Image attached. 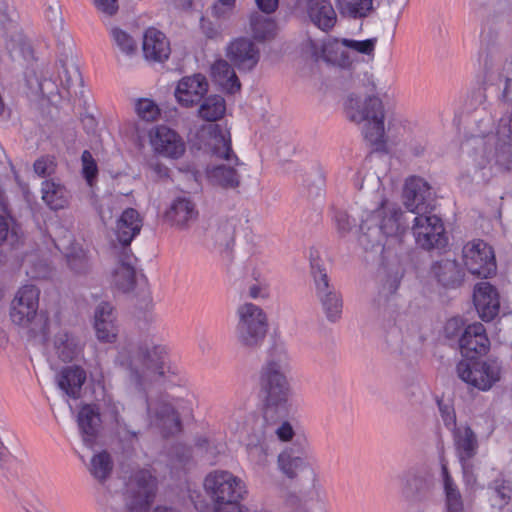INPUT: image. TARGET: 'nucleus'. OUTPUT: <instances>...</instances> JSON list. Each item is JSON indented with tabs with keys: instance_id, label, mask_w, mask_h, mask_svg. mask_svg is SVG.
<instances>
[{
	"instance_id": "f257e3e1",
	"label": "nucleus",
	"mask_w": 512,
	"mask_h": 512,
	"mask_svg": "<svg viewBox=\"0 0 512 512\" xmlns=\"http://www.w3.org/2000/svg\"><path fill=\"white\" fill-rule=\"evenodd\" d=\"M407 228L408 219L401 209L382 202L377 209L361 214L357 241L363 250L381 253L385 241L395 240Z\"/></svg>"
},
{
	"instance_id": "f03ea898",
	"label": "nucleus",
	"mask_w": 512,
	"mask_h": 512,
	"mask_svg": "<svg viewBox=\"0 0 512 512\" xmlns=\"http://www.w3.org/2000/svg\"><path fill=\"white\" fill-rule=\"evenodd\" d=\"M472 160L475 174L493 163L512 166V113L504 114L495 133L472 135L464 144Z\"/></svg>"
},
{
	"instance_id": "7ed1b4c3",
	"label": "nucleus",
	"mask_w": 512,
	"mask_h": 512,
	"mask_svg": "<svg viewBox=\"0 0 512 512\" xmlns=\"http://www.w3.org/2000/svg\"><path fill=\"white\" fill-rule=\"evenodd\" d=\"M165 355V348L161 345H128L120 349L115 363L126 372L137 389L143 390L164 375Z\"/></svg>"
},
{
	"instance_id": "20e7f679",
	"label": "nucleus",
	"mask_w": 512,
	"mask_h": 512,
	"mask_svg": "<svg viewBox=\"0 0 512 512\" xmlns=\"http://www.w3.org/2000/svg\"><path fill=\"white\" fill-rule=\"evenodd\" d=\"M293 436L294 430L289 422L257 418L246 444L249 461L257 468H266L269 465V457L273 452L276 439L289 441Z\"/></svg>"
},
{
	"instance_id": "39448f33",
	"label": "nucleus",
	"mask_w": 512,
	"mask_h": 512,
	"mask_svg": "<svg viewBox=\"0 0 512 512\" xmlns=\"http://www.w3.org/2000/svg\"><path fill=\"white\" fill-rule=\"evenodd\" d=\"M347 118L355 123H364L363 134L372 144L384 142V108L382 101L376 96L364 98L351 94L346 103Z\"/></svg>"
},
{
	"instance_id": "423d86ee",
	"label": "nucleus",
	"mask_w": 512,
	"mask_h": 512,
	"mask_svg": "<svg viewBox=\"0 0 512 512\" xmlns=\"http://www.w3.org/2000/svg\"><path fill=\"white\" fill-rule=\"evenodd\" d=\"M287 372H280L270 368H263L261 384L264 390L265 406L260 419L275 422H286L284 418L288 412V400L291 388L287 379Z\"/></svg>"
},
{
	"instance_id": "0eeeda50",
	"label": "nucleus",
	"mask_w": 512,
	"mask_h": 512,
	"mask_svg": "<svg viewBox=\"0 0 512 512\" xmlns=\"http://www.w3.org/2000/svg\"><path fill=\"white\" fill-rule=\"evenodd\" d=\"M235 337L237 342L248 349L259 347L266 338L269 324L264 310L253 304L243 303L236 309Z\"/></svg>"
},
{
	"instance_id": "6e6552de",
	"label": "nucleus",
	"mask_w": 512,
	"mask_h": 512,
	"mask_svg": "<svg viewBox=\"0 0 512 512\" xmlns=\"http://www.w3.org/2000/svg\"><path fill=\"white\" fill-rule=\"evenodd\" d=\"M207 497L216 505L240 502L246 494L244 482L226 470L210 472L203 482Z\"/></svg>"
},
{
	"instance_id": "1a4fd4ad",
	"label": "nucleus",
	"mask_w": 512,
	"mask_h": 512,
	"mask_svg": "<svg viewBox=\"0 0 512 512\" xmlns=\"http://www.w3.org/2000/svg\"><path fill=\"white\" fill-rule=\"evenodd\" d=\"M311 274L315 285V294L329 322H337L342 315L343 301L341 294L330 284L326 268L318 257L311 254Z\"/></svg>"
},
{
	"instance_id": "9d476101",
	"label": "nucleus",
	"mask_w": 512,
	"mask_h": 512,
	"mask_svg": "<svg viewBox=\"0 0 512 512\" xmlns=\"http://www.w3.org/2000/svg\"><path fill=\"white\" fill-rule=\"evenodd\" d=\"M456 372L463 382L481 391L490 390L501 378V366L496 360L460 361Z\"/></svg>"
},
{
	"instance_id": "9b49d317",
	"label": "nucleus",
	"mask_w": 512,
	"mask_h": 512,
	"mask_svg": "<svg viewBox=\"0 0 512 512\" xmlns=\"http://www.w3.org/2000/svg\"><path fill=\"white\" fill-rule=\"evenodd\" d=\"M412 233L416 243L424 249L442 248L447 239L444 234L442 220L432 212L412 215Z\"/></svg>"
},
{
	"instance_id": "f8f14e48",
	"label": "nucleus",
	"mask_w": 512,
	"mask_h": 512,
	"mask_svg": "<svg viewBox=\"0 0 512 512\" xmlns=\"http://www.w3.org/2000/svg\"><path fill=\"white\" fill-rule=\"evenodd\" d=\"M462 257L465 267L473 275L488 278L496 273L494 250L481 239L468 242L462 249Z\"/></svg>"
},
{
	"instance_id": "ddd939ff",
	"label": "nucleus",
	"mask_w": 512,
	"mask_h": 512,
	"mask_svg": "<svg viewBox=\"0 0 512 512\" xmlns=\"http://www.w3.org/2000/svg\"><path fill=\"white\" fill-rule=\"evenodd\" d=\"M155 494V479L149 471L135 472L127 483L125 501L128 512H147Z\"/></svg>"
},
{
	"instance_id": "4468645a",
	"label": "nucleus",
	"mask_w": 512,
	"mask_h": 512,
	"mask_svg": "<svg viewBox=\"0 0 512 512\" xmlns=\"http://www.w3.org/2000/svg\"><path fill=\"white\" fill-rule=\"evenodd\" d=\"M403 199L409 215L407 219L416 213L432 212L435 207V199L429 183L418 176L409 177L404 185Z\"/></svg>"
},
{
	"instance_id": "2eb2a0df",
	"label": "nucleus",
	"mask_w": 512,
	"mask_h": 512,
	"mask_svg": "<svg viewBox=\"0 0 512 512\" xmlns=\"http://www.w3.org/2000/svg\"><path fill=\"white\" fill-rule=\"evenodd\" d=\"M400 493L410 503L429 498L433 488V477L426 468H411L399 475Z\"/></svg>"
},
{
	"instance_id": "dca6fc26",
	"label": "nucleus",
	"mask_w": 512,
	"mask_h": 512,
	"mask_svg": "<svg viewBox=\"0 0 512 512\" xmlns=\"http://www.w3.org/2000/svg\"><path fill=\"white\" fill-rule=\"evenodd\" d=\"M150 143L156 154L168 159H179L186 151L183 138L165 125L156 126L151 130Z\"/></svg>"
},
{
	"instance_id": "f3484780",
	"label": "nucleus",
	"mask_w": 512,
	"mask_h": 512,
	"mask_svg": "<svg viewBox=\"0 0 512 512\" xmlns=\"http://www.w3.org/2000/svg\"><path fill=\"white\" fill-rule=\"evenodd\" d=\"M226 58L239 71L253 70L260 60V51L247 37H238L230 41L225 49Z\"/></svg>"
},
{
	"instance_id": "a211bd4d",
	"label": "nucleus",
	"mask_w": 512,
	"mask_h": 512,
	"mask_svg": "<svg viewBox=\"0 0 512 512\" xmlns=\"http://www.w3.org/2000/svg\"><path fill=\"white\" fill-rule=\"evenodd\" d=\"M458 345L461 354L471 360L486 354L490 347V341L483 324L475 322L467 325L461 333Z\"/></svg>"
},
{
	"instance_id": "6ab92c4d",
	"label": "nucleus",
	"mask_w": 512,
	"mask_h": 512,
	"mask_svg": "<svg viewBox=\"0 0 512 512\" xmlns=\"http://www.w3.org/2000/svg\"><path fill=\"white\" fill-rule=\"evenodd\" d=\"M453 444L463 472L469 473L472 466L470 461L476 456L479 448L475 432L467 425L454 427L452 431Z\"/></svg>"
},
{
	"instance_id": "aec40b11",
	"label": "nucleus",
	"mask_w": 512,
	"mask_h": 512,
	"mask_svg": "<svg viewBox=\"0 0 512 512\" xmlns=\"http://www.w3.org/2000/svg\"><path fill=\"white\" fill-rule=\"evenodd\" d=\"M37 311L38 309H30L23 303L12 301L10 318L14 324L29 328L32 337L46 340L48 321L43 315H38Z\"/></svg>"
},
{
	"instance_id": "412c9836",
	"label": "nucleus",
	"mask_w": 512,
	"mask_h": 512,
	"mask_svg": "<svg viewBox=\"0 0 512 512\" xmlns=\"http://www.w3.org/2000/svg\"><path fill=\"white\" fill-rule=\"evenodd\" d=\"M93 328L98 341L114 343L118 336L116 313L109 302H100L94 310Z\"/></svg>"
},
{
	"instance_id": "4be33fe9",
	"label": "nucleus",
	"mask_w": 512,
	"mask_h": 512,
	"mask_svg": "<svg viewBox=\"0 0 512 512\" xmlns=\"http://www.w3.org/2000/svg\"><path fill=\"white\" fill-rule=\"evenodd\" d=\"M209 84L202 74L183 77L175 90V97L185 107H191L201 102L208 92Z\"/></svg>"
},
{
	"instance_id": "5701e85b",
	"label": "nucleus",
	"mask_w": 512,
	"mask_h": 512,
	"mask_svg": "<svg viewBox=\"0 0 512 512\" xmlns=\"http://www.w3.org/2000/svg\"><path fill=\"white\" fill-rule=\"evenodd\" d=\"M473 300L475 308L483 321L493 320L499 313V294L489 282H480L475 285Z\"/></svg>"
},
{
	"instance_id": "b1692460",
	"label": "nucleus",
	"mask_w": 512,
	"mask_h": 512,
	"mask_svg": "<svg viewBox=\"0 0 512 512\" xmlns=\"http://www.w3.org/2000/svg\"><path fill=\"white\" fill-rule=\"evenodd\" d=\"M165 217L177 228L187 229L198 217L196 203L190 195L181 194L172 200Z\"/></svg>"
},
{
	"instance_id": "393cba45",
	"label": "nucleus",
	"mask_w": 512,
	"mask_h": 512,
	"mask_svg": "<svg viewBox=\"0 0 512 512\" xmlns=\"http://www.w3.org/2000/svg\"><path fill=\"white\" fill-rule=\"evenodd\" d=\"M142 228V220L137 210L125 209L117 220L115 235L122 251H129L132 240L138 235Z\"/></svg>"
},
{
	"instance_id": "a878e982",
	"label": "nucleus",
	"mask_w": 512,
	"mask_h": 512,
	"mask_svg": "<svg viewBox=\"0 0 512 512\" xmlns=\"http://www.w3.org/2000/svg\"><path fill=\"white\" fill-rule=\"evenodd\" d=\"M77 423L84 444L92 447L101 428L99 409L95 405L82 406L78 412Z\"/></svg>"
},
{
	"instance_id": "bb28decb",
	"label": "nucleus",
	"mask_w": 512,
	"mask_h": 512,
	"mask_svg": "<svg viewBox=\"0 0 512 512\" xmlns=\"http://www.w3.org/2000/svg\"><path fill=\"white\" fill-rule=\"evenodd\" d=\"M142 50L145 59L163 62L170 55V45L166 36L155 28H149L143 35Z\"/></svg>"
},
{
	"instance_id": "cd10ccee",
	"label": "nucleus",
	"mask_w": 512,
	"mask_h": 512,
	"mask_svg": "<svg viewBox=\"0 0 512 512\" xmlns=\"http://www.w3.org/2000/svg\"><path fill=\"white\" fill-rule=\"evenodd\" d=\"M307 14L320 30L329 32L337 23V14L330 0H308Z\"/></svg>"
},
{
	"instance_id": "c85d7f7f",
	"label": "nucleus",
	"mask_w": 512,
	"mask_h": 512,
	"mask_svg": "<svg viewBox=\"0 0 512 512\" xmlns=\"http://www.w3.org/2000/svg\"><path fill=\"white\" fill-rule=\"evenodd\" d=\"M132 252L122 251L119 261L112 270V283L122 292H129L135 285V269Z\"/></svg>"
},
{
	"instance_id": "c756f323",
	"label": "nucleus",
	"mask_w": 512,
	"mask_h": 512,
	"mask_svg": "<svg viewBox=\"0 0 512 512\" xmlns=\"http://www.w3.org/2000/svg\"><path fill=\"white\" fill-rule=\"evenodd\" d=\"M431 273L446 288L458 287L463 279L459 264L451 259H442L435 262L431 268Z\"/></svg>"
},
{
	"instance_id": "7c9ffc66",
	"label": "nucleus",
	"mask_w": 512,
	"mask_h": 512,
	"mask_svg": "<svg viewBox=\"0 0 512 512\" xmlns=\"http://www.w3.org/2000/svg\"><path fill=\"white\" fill-rule=\"evenodd\" d=\"M86 381V373L79 366H68L58 376V386L69 397H80L81 389Z\"/></svg>"
},
{
	"instance_id": "2f4dec72",
	"label": "nucleus",
	"mask_w": 512,
	"mask_h": 512,
	"mask_svg": "<svg viewBox=\"0 0 512 512\" xmlns=\"http://www.w3.org/2000/svg\"><path fill=\"white\" fill-rule=\"evenodd\" d=\"M147 413L156 421H160L163 425L169 424L170 432L178 430L180 427V420L177 416L173 406L166 400L160 398L157 400L147 399Z\"/></svg>"
},
{
	"instance_id": "473e14b6",
	"label": "nucleus",
	"mask_w": 512,
	"mask_h": 512,
	"mask_svg": "<svg viewBox=\"0 0 512 512\" xmlns=\"http://www.w3.org/2000/svg\"><path fill=\"white\" fill-rule=\"evenodd\" d=\"M234 66L230 61L220 59L212 65V75L215 80L228 92L236 93L240 90L241 84L235 73Z\"/></svg>"
},
{
	"instance_id": "72a5a7b5",
	"label": "nucleus",
	"mask_w": 512,
	"mask_h": 512,
	"mask_svg": "<svg viewBox=\"0 0 512 512\" xmlns=\"http://www.w3.org/2000/svg\"><path fill=\"white\" fill-rule=\"evenodd\" d=\"M277 465L284 476L294 479L306 466V462L299 449L286 448L278 455Z\"/></svg>"
},
{
	"instance_id": "f704fd0d",
	"label": "nucleus",
	"mask_w": 512,
	"mask_h": 512,
	"mask_svg": "<svg viewBox=\"0 0 512 512\" xmlns=\"http://www.w3.org/2000/svg\"><path fill=\"white\" fill-rule=\"evenodd\" d=\"M209 181L213 185L225 189L237 188L240 184V175L233 166L218 165L207 170Z\"/></svg>"
},
{
	"instance_id": "c9c22d12",
	"label": "nucleus",
	"mask_w": 512,
	"mask_h": 512,
	"mask_svg": "<svg viewBox=\"0 0 512 512\" xmlns=\"http://www.w3.org/2000/svg\"><path fill=\"white\" fill-rule=\"evenodd\" d=\"M442 477L445 492L446 512H465L462 495L458 486L450 476L446 464H442Z\"/></svg>"
},
{
	"instance_id": "e433bc0d",
	"label": "nucleus",
	"mask_w": 512,
	"mask_h": 512,
	"mask_svg": "<svg viewBox=\"0 0 512 512\" xmlns=\"http://www.w3.org/2000/svg\"><path fill=\"white\" fill-rule=\"evenodd\" d=\"M226 112L225 99L220 95H210L201 100L198 115L208 122H215L221 119Z\"/></svg>"
},
{
	"instance_id": "4c0bfd02",
	"label": "nucleus",
	"mask_w": 512,
	"mask_h": 512,
	"mask_svg": "<svg viewBox=\"0 0 512 512\" xmlns=\"http://www.w3.org/2000/svg\"><path fill=\"white\" fill-rule=\"evenodd\" d=\"M42 199L52 209H62L67 205L68 192L62 185L53 181L42 183Z\"/></svg>"
},
{
	"instance_id": "58836bf2",
	"label": "nucleus",
	"mask_w": 512,
	"mask_h": 512,
	"mask_svg": "<svg viewBox=\"0 0 512 512\" xmlns=\"http://www.w3.org/2000/svg\"><path fill=\"white\" fill-rule=\"evenodd\" d=\"M113 460L106 450L95 453L90 460L88 470L98 482L103 483L108 479L113 470Z\"/></svg>"
},
{
	"instance_id": "ea45409f",
	"label": "nucleus",
	"mask_w": 512,
	"mask_h": 512,
	"mask_svg": "<svg viewBox=\"0 0 512 512\" xmlns=\"http://www.w3.org/2000/svg\"><path fill=\"white\" fill-rule=\"evenodd\" d=\"M45 15L57 37L61 39L63 43L71 44V37L69 33L64 30L61 5L58 0H50L47 3Z\"/></svg>"
},
{
	"instance_id": "a19ab883",
	"label": "nucleus",
	"mask_w": 512,
	"mask_h": 512,
	"mask_svg": "<svg viewBox=\"0 0 512 512\" xmlns=\"http://www.w3.org/2000/svg\"><path fill=\"white\" fill-rule=\"evenodd\" d=\"M250 31L255 39L263 41L274 35L275 23L271 18L253 12L250 15Z\"/></svg>"
},
{
	"instance_id": "79ce46f5",
	"label": "nucleus",
	"mask_w": 512,
	"mask_h": 512,
	"mask_svg": "<svg viewBox=\"0 0 512 512\" xmlns=\"http://www.w3.org/2000/svg\"><path fill=\"white\" fill-rule=\"evenodd\" d=\"M340 14L350 18H364L372 10V0H336Z\"/></svg>"
},
{
	"instance_id": "37998d69",
	"label": "nucleus",
	"mask_w": 512,
	"mask_h": 512,
	"mask_svg": "<svg viewBox=\"0 0 512 512\" xmlns=\"http://www.w3.org/2000/svg\"><path fill=\"white\" fill-rule=\"evenodd\" d=\"M54 345L59 357L64 362L73 360L78 353V343L76 338L67 332H59L55 336Z\"/></svg>"
},
{
	"instance_id": "c03bdc74",
	"label": "nucleus",
	"mask_w": 512,
	"mask_h": 512,
	"mask_svg": "<svg viewBox=\"0 0 512 512\" xmlns=\"http://www.w3.org/2000/svg\"><path fill=\"white\" fill-rule=\"evenodd\" d=\"M59 79L63 88L69 90L76 82L81 81L79 68L72 57L66 55L60 59Z\"/></svg>"
},
{
	"instance_id": "a18cd8bd",
	"label": "nucleus",
	"mask_w": 512,
	"mask_h": 512,
	"mask_svg": "<svg viewBox=\"0 0 512 512\" xmlns=\"http://www.w3.org/2000/svg\"><path fill=\"white\" fill-rule=\"evenodd\" d=\"M263 368L288 372V352L283 343H275L270 348L267 364Z\"/></svg>"
},
{
	"instance_id": "49530a36",
	"label": "nucleus",
	"mask_w": 512,
	"mask_h": 512,
	"mask_svg": "<svg viewBox=\"0 0 512 512\" xmlns=\"http://www.w3.org/2000/svg\"><path fill=\"white\" fill-rule=\"evenodd\" d=\"M70 269L78 275H87L92 271L93 264L88 254L82 250H75L67 256Z\"/></svg>"
},
{
	"instance_id": "de8ad7c7",
	"label": "nucleus",
	"mask_w": 512,
	"mask_h": 512,
	"mask_svg": "<svg viewBox=\"0 0 512 512\" xmlns=\"http://www.w3.org/2000/svg\"><path fill=\"white\" fill-rule=\"evenodd\" d=\"M213 154L220 158L228 161L230 164L239 165V159L235 155L231 147L230 136L219 135L215 137V142L212 148Z\"/></svg>"
},
{
	"instance_id": "09e8293b",
	"label": "nucleus",
	"mask_w": 512,
	"mask_h": 512,
	"mask_svg": "<svg viewBox=\"0 0 512 512\" xmlns=\"http://www.w3.org/2000/svg\"><path fill=\"white\" fill-rule=\"evenodd\" d=\"M489 490L490 499L493 502V505L498 506L499 508L508 504L512 497L511 487L503 480H495L489 487Z\"/></svg>"
},
{
	"instance_id": "8fccbe9b",
	"label": "nucleus",
	"mask_w": 512,
	"mask_h": 512,
	"mask_svg": "<svg viewBox=\"0 0 512 512\" xmlns=\"http://www.w3.org/2000/svg\"><path fill=\"white\" fill-rule=\"evenodd\" d=\"M40 290L32 284L22 286L12 301L23 303L30 309H38Z\"/></svg>"
},
{
	"instance_id": "3c124183",
	"label": "nucleus",
	"mask_w": 512,
	"mask_h": 512,
	"mask_svg": "<svg viewBox=\"0 0 512 512\" xmlns=\"http://www.w3.org/2000/svg\"><path fill=\"white\" fill-rule=\"evenodd\" d=\"M234 234L235 226L233 223L225 221L215 228L212 237L217 245L229 248L234 242Z\"/></svg>"
},
{
	"instance_id": "603ef678",
	"label": "nucleus",
	"mask_w": 512,
	"mask_h": 512,
	"mask_svg": "<svg viewBox=\"0 0 512 512\" xmlns=\"http://www.w3.org/2000/svg\"><path fill=\"white\" fill-rule=\"evenodd\" d=\"M116 46L125 54L132 55L137 50L136 41L125 31L113 28L111 31Z\"/></svg>"
},
{
	"instance_id": "864d4df0",
	"label": "nucleus",
	"mask_w": 512,
	"mask_h": 512,
	"mask_svg": "<svg viewBox=\"0 0 512 512\" xmlns=\"http://www.w3.org/2000/svg\"><path fill=\"white\" fill-rule=\"evenodd\" d=\"M135 112L144 121H154L159 115L158 106L150 99H138L135 103Z\"/></svg>"
},
{
	"instance_id": "5fc2aeb1",
	"label": "nucleus",
	"mask_w": 512,
	"mask_h": 512,
	"mask_svg": "<svg viewBox=\"0 0 512 512\" xmlns=\"http://www.w3.org/2000/svg\"><path fill=\"white\" fill-rule=\"evenodd\" d=\"M192 460V452L189 447L177 445L172 452V467L176 470L185 469Z\"/></svg>"
},
{
	"instance_id": "6e6d98bb",
	"label": "nucleus",
	"mask_w": 512,
	"mask_h": 512,
	"mask_svg": "<svg viewBox=\"0 0 512 512\" xmlns=\"http://www.w3.org/2000/svg\"><path fill=\"white\" fill-rule=\"evenodd\" d=\"M376 42V38L366 39L363 41L352 40L347 38H343L341 40V44L344 47L365 55H371L374 52Z\"/></svg>"
},
{
	"instance_id": "4d7b16f0",
	"label": "nucleus",
	"mask_w": 512,
	"mask_h": 512,
	"mask_svg": "<svg viewBox=\"0 0 512 512\" xmlns=\"http://www.w3.org/2000/svg\"><path fill=\"white\" fill-rule=\"evenodd\" d=\"M335 224L338 233L341 236L348 234L352 227L355 226L356 219L350 215L347 211H337L334 216Z\"/></svg>"
},
{
	"instance_id": "13d9d810",
	"label": "nucleus",
	"mask_w": 512,
	"mask_h": 512,
	"mask_svg": "<svg viewBox=\"0 0 512 512\" xmlns=\"http://www.w3.org/2000/svg\"><path fill=\"white\" fill-rule=\"evenodd\" d=\"M81 161L83 176L87 180L88 184L92 185V181L98 172L97 164L92 154L88 150L83 151Z\"/></svg>"
},
{
	"instance_id": "bf43d9fd",
	"label": "nucleus",
	"mask_w": 512,
	"mask_h": 512,
	"mask_svg": "<svg viewBox=\"0 0 512 512\" xmlns=\"http://www.w3.org/2000/svg\"><path fill=\"white\" fill-rule=\"evenodd\" d=\"M115 423L117 434L122 440L132 441L138 438L139 430L131 428L123 417L116 415Z\"/></svg>"
},
{
	"instance_id": "052dcab7",
	"label": "nucleus",
	"mask_w": 512,
	"mask_h": 512,
	"mask_svg": "<svg viewBox=\"0 0 512 512\" xmlns=\"http://www.w3.org/2000/svg\"><path fill=\"white\" fill-rule=\"evenodd\" d=\"M463 320L460 317H453L449 319L444 327V333L448 339H457L461 337V333L465 329Z\"/></svg>"
},
{
	"instance_id": "680f3d73",
	"label": "nucleus",
	"mask_w": 512,
	"mask_h": 512,
	"mask_svg": "<svg viewBox=\"0 0 512 512\" xmlns=\"http://www.w3.org/2000/svg\"><path fill=\"white\" fill-rule=\"evenodd\" d=\"M289 512H311L307 502L296 493H289L285 500Z\"/></svg>"
},
{
	"instance_id": "e2e57ef3",
	"label": "nucleus",
	"mask_w": 512,
	"mask_h": 512,
	"mask_svg": "<svg viewBox=\"0 0 512 512\" xmlns=\"http://www.w3.org/2000/svg\"><path fill=\"white\" fill-rule=\"evenodd\" d=\"M440 415L444 425L451 431H454V427H458L456 425V414L453 407L449 404H445L442 402L438 403Z\"/></svg>"
},
{
	"instance_id": "0e129e2a",
	"label": "nucleus",
	"mask_w": 512,
	"mask_h": 512,
	"mask_svg": "<svg viewBox=\"0 0 512 512\" xmlns=\"http://www.w3.org/2000/svg\"><path fill=\"white\" fill-rule=\"evenodd\" d=\"M96 9L106 16H113L119 9L118 0H93Z\"/></svg>"
},
{
	"instance_id": "69168bd1",
	"label": "nucleus",
	"mask_w": 512,
	"mask_h": 512,
	"mask_svg": "<svg viewBox=\"0 0 512 512\" xmlns=\"http://www.w3.org/2000/svg\"><path fill=\"white\" fill-rule=\"evenodd\" d=\"M498 58L497 54L489 51L488 49L481 50L479 54V62L483 65V68L487 73L492 72Z\"/></svg>"
},
{
	"instance_id": "338daca9",
	"label": "nucleus",
	"mask_w": 512,
	"mask_h": 512,
	"mask_svg": "<svg viewBox=\"0 0 512 512\" xmlns=\"http://www.w3.org/2000/svg\"><path fill=\"white\" fill-rule=\"evenodd\" d=\"M236 0H218L212 7V13L216 17H225L234 7Z\"/></svg>"
},
{
	"instance_id": "774afa93",
	"label": "nucleus",
	"mask_w": 512,
	"mask_h": 512,
	"mask_svg": "<svg viewBox=\"0 0 512 512\" xmlns=\"http://www.w3.org/2000/svg\"><path fill=\"white\" fill-rule=\"evenodd\" d=\"M212 512H249L248 509L244 508L239 502L216 505Z\"/></svg>"
}]
</instances>
